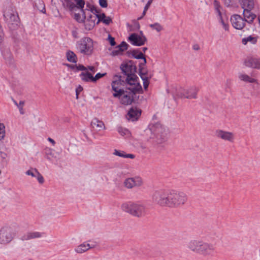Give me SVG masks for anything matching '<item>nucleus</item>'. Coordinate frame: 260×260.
I'll use <instances>...</instances> for the list:
<instances>
[{"label": "nucleus", "instance_id": "6e6d98bb", "mask_svg": "<svg viewBox=\"0 0 260 260\" xmlns=\"http://www.w3.org/2000/svg\"><path fill=\"white\" fill-rule=\"evenodd\" d=\"M151 3V0H149L144 7L145 10H148Z\"/></svg>", "mask_w": 260, "mask_h": 260}, {"label": "nucleus", "instance_id": "aec40b11", "mask_svg": "<svg viewBox=\"0 0 260 260\" xmlns=\"http://www.w3.org/2000/svg\"><path fill=\"white\" fill-rule=\"evenodd\" d=\"M244 64L249 68L260 69V58L248 57L245 59Z\"/></svg>", "mask_w": 260, "mask_h": 260}, {"label": "nucleus", "instance_id": "58836bf2", "mask_svg": "<svg viewBox=\"0 0 260 260\" xmlns=\"http://www.w3.org/2000/svg\"><path fill=\"white\" fill-rule=\"evenodd\" d=\"M35 173L37 174L36 177H37L38 182L41 184H43L44 182V179L43 176L40 173L38 170H35Z\"/></svg>", "mask_w": 260, "mask_h": 260}, {"label": "nucleus", "instance_id": "3c124183", "mask_svg": "<svg viewBox=\"0 0 260 260\" xmlns=\"http://www.w3.org/2000/svg\"><path fill=\"white\" fill-rule=\"evenodd\" d=\"M224 5L227 7H230L232 6V0H223Z\"/></svg>", "mask_w": 260, "mask_h": 260}, {"label": "nucleus", "instance_id": "9d476101", "mask_svg": "<svg viewBox=\"0 0 260 260\" xmlns=\"http://www.w3.org/2000/svg\"><path fill=\"white\" fill-rule=\"evenodd\" d=\"M16 232L10 226H4L0 229V244L6 245L15 237Z\"/></svg>", "mask_w": 260, "mask_h": 260}, {"label": "nucleus", "instance_id": "4d7b16f0", "mask_svg": "<svg viewBox=\"0 0 260 260\" xmlns=\"http://www.w3.org/2000/svg\"><path fill=\"white\" fill-rule=\"evenodd\" d=\"M192 48L194 50H199L200 48L198 44H194L193 45Z\"/></svg>", "mask_w": 260, "mask_h": 260}, {"label": "nucleus", "instance_id": "603ef678", "mask_svg": "<svg viewBox=\"0 0 260 260\" xmlns=\"http://www.w3.org/2000/svg\"><path fill=\"white\" fill-rule=\"evenodd\" d=\"M68 68L72 70L74 72H75V67L76 64H71L69 63H66L65 64Z\"/></svg>", "mask_w": 260, "mask_h": 260}, {"label": "nucleus", "instance_id": "b1692460", "mask_svg": "<svg viewBox=\"0 0 260 260\" xmlns=\"http://www.w3.org/2000/svg\"><path fill=\"white\" fill-rule=\"evenodd\" d=\"M239 79L245 83H255L256 80L252 77H250L248 75L244 73H240L238 75Z\"/></svg>", "mask_w": 260, "mask_h": 260}, {"label": "nucleus", "instance_id": "a878e982", "mask_svg": "<svg viewBox=\"0 0 260 260\" xmlns=\"http://www.w3.org/2000/svg\"><path fill=\"white\" fill-rule=\"evenodd\" d=\"M63 7L73 12L77 10V7L72 0H63L62 4Z\"/></svg>", "mask_w": 260, "mask_h": 260}, {"label": "nucleus", "instance_id": "412c9836", "mask_svg": "<svg viewBox=\"0 0 260 260\" xmlns=\"http://www.w3.org/2000/svg\"><path fill=\"white\" fill-rule=\"evenodd\" d=\"M45 235V233L39 232H28L23 235L21 239L22 240H29L32 239L39 238Z\"/></svg>", "mask_w": 260, "mask_h": 260}, {"label": "nucleus", "instance_id": "2eb2a0df", "mask_svg": "<svg viewBox=\"0 0 260 260\" xmlns=\"http://www.w3.org/2000/svg\"><path fill=\"white\" fill-rule=\"evenodd\" d=\"M231 22L232 26L236 29L241 30L245 25V20L238 14L231 16Z\"/></svg>", "mask_w": 260, "mask_h": 260}, {"label": "nucleus", "instance_id": "c03bdc74", "mask_svg": "<svg viewBox=\"0 0 260 260\" xmlns=\"http://www.w3.org/2000/svg\"><path fill=\"white\" fill-rule=\"evenodd\" d=\"M106 75V73H97L94 77L93 76V82H95L98 80L105 76Z\"/></svg>", "mask_w": 260, "mask_h": 260}, {"label": "nucleus", "instance_id": "5fc2aeb1", "mask_svg": "<svg viewBox=\"0 0 260 260\" xmlns=\"http://www.w3.org/2000/svg\"><path fill=\"white\" fill-rule=\"evenodd\" d=\"M116 49L113 50L112 51V54L113 55H118L120 52H121V51L120 50H119V48H116Z\"/></svg>", "mask_w": 260, "mask_h": 260}, {"label": "nucleus", "instance_id": "473e14b6", "mask_svg": "<svg viewBox=\"0 0 260 260\" xmlns=\"http://www.w3.org/2000/svg\"><path fill=\"white\" fill-rule=\"evenodd\" d=\"M218 20L219 22L222 24L223 28L225 31L229 30V25L227 22H226L223 18L222 15L218 16Z\"/></svg>", "mask_w": 260, "mask_h": 260}, {"label": "nucleus", "instance_id": "7ed1b4c3", "mask_svg": "<svg viewBox=\"0 0 260 260\" xmlns=\"http://www.w3.org/2000/svg\"><path fill=\"white\" fill-rule=\"evenodd\" d=\"M134 87L127 88V90H122L118 98L122 105H128L134 102L138 97L137 93H141L143 91L142 87L140 83L133 85Z\"/></svg>", "mask_w": 260, "mask_h": 260}, {"label": "nucleus", "instance_id": "ea45409f", "mask_svg": "<svg viewBox=\"0 0 260 260\" xmlns=\"http://www.w3.org/2000/svg\"><path fill=\"white\" fill-rule=\"evenodd\" d=\"M74 1L76 3L77 9H82L84 8L85 5L84 0H74Z\"/></svg>", "mask_w": 260, "mask_h": 260}, {"label": "nucleus", "instance_id": "ddd939ff", "mask_svg": "<svg viewBox=\"0 0 260 260\" xmlns=\"http://www.w3.org/2000/svg\"><path fill=\"white\" fill-rule=\"evenodd\" d=\"M198 89L195 86L190 87L187 89H181L177 94V96L181 98L196 99Z\"/></svg>", "mask_w": 260, "mask_h": 260}, {"label": "nucleus", "instance_id": "de8ad7c7", "mask_svg": "<svg viewBox=\"0 0 260 260\" xmlns=\"http://www.w3.org/2000/svg\"><path fill=\"white\" fill-rule=\"evenodd\" d=\"M99 4L102 8H106L108 6L107 0H99Z\"/></svg>", "mask_w": 260, "mask_h": 260}, {"label": "nucleus", "instance_id": "c9c22d12", "mask_svg": "<svg viewBox=\"0 0 260 260\" xmlns=\"http://www.w3.org/2000/svg\"><path fill=\"white\" fill-rule=\"evenodd\" d=\"M128 46V45L125 42L123 41L119 45H118L116 48H119V50L123 52L127 49Z\"/></svg>", "mask_w": 260, "mask_h": 260}, {"label": "nucleus", "instance_id": "49530a36", "mask_svg": "<svg viewBox=\"0 0 260 260\" xmlns=\"http://www.w3.org/2000/svg\"><path fill=\"white\" fill-rule=\"evenodd\" d=\"M246 38L247 39V41L251 42L252 44H255L257 41L256 38L255 37H253L251 36H249Z\"/></svg>", "mask_w": 260, "mask_h": 260}, {"label": "nucleus", "instance_id": "a211bd4d", "mask_svg": "<svg viewBox=\"0 0 260 260\" xmlns=\"http://www.w3.org/2000/svg\"><path fill=\"white\" fill-rule=\"evenodd\" d=\"M215 136L218 138L231 142H233L234 140V135L233 133L221 129H217L216 131Z\"/></svg>", "mask_w": 260, "mask_h": 260}, {"label": "nucleus", "instance_id": "20e7f679", "mask_svg": "<svg viewBox=\"0 0 260 260\" xmlns=\"http://www.w3.org/2000/svg\"><path fill=\"white\" fill-rule=\"evenodd\" d=\"M121 209L133 216L140 217L145 215L146 206L141 202H126L121 205Z\"/></svg>", "mask_w": 260, "mask_h": 260}, {"label": "nucleus", "instance_id": "69168bd1", "mask_svg": "<svg viewBox=\"0 0 260 260\" xmlns=\"http://www.w3.org/2000/svg\"><path fill=\"white\" fill-rule=\"evenodd\" d=\"M148 50L147 47H143L142 48V50L144 52H145Z\"/></svg>", "mask_w": 260, "mask_h": 260}, {"label": "nucleus", "instance_id": "0e129e2a", "mask_svg": "<svg viewBox=\"0 0 260 260\" xmlns=\"http://www.w3.org/2000/svg\"><path fill=\"white\" fill-rule=\"evenodd\" d=\"M12 101L14 103V104L16 106H17V105L19 104V103H18L16 101H15L13 98H12Z\"/></svg>", "mask_w": 260, "mask_h": 260}, {"label": "nucleus", "instance_id": "13d9d810", "mask_svg": "<svg viewBox=\"0 0 260 260\" xmlns=\"http://www.w3.org/2000/svg\"><path fill=\"white\" fill-rule=\"evenodd\" d=\"M72 35L73 36L74 38H78V33L76 31H72Z\"/></svg>", "mask_w": 260, "mask_h": 260}, {"label": "nucleus", "instance_id": "7c9ffc66", "mask_svg": "<svg viewBox=\"0 0 260 260\" xmlns=\"http://www.w3.org/2000/svg\"><path fill=\"white\" fill-rule=\"evenodd\" d=\"M46 158L49 161H52L53 158H56L54 153H53L52 149H48L45 151Z\"/></svg>", "mask_w": 260, "mask_h": 260}, {"label": "nucleus", "instance_id": "72a5a7b5", "mask_svg": "<svg viewBox=\"0 0 260 260\" xmlns=\"http://www.w3.org/2000/svg\"><path fill=\"white\" fill-rule=\"evenodd\" d=\"M37 9L42 13H46L45 6L44 2L41 0H39L38 3L36 4Z\"/></svg>", "mask_w": 260, "mask_h": 260}, {"label": "nucleus", "instance_id": "2f4dec72", "mask_svg": "<svg viewBox=\"0 0 260 260\" xmlns=\"http://www.w3.org/2000/svg\"><path fill=\"white\" fill-rule=\"evenodd\" d=\"M7 157V154L6 153L3 151L0 152V163L4 166L7 165L8 163Z\"/></svg>", "mask_w": 260, "mask_h": 260}, {"label": "nucleus", "instance_id": "79ce46f5", "mask_svg": "<svg viewBox=\"0 0 260 260\" xmlns=\"http://www.w3.org/2000/svg\"><path fill=\"white\" fill-rule=\"evenodd\" d=\"M24 105V101H20L19 104L17 105V108L19 109L20 113L22 115L24 114V111L23 109V106Z\"/></svg>", "mask_w": 260, "mask_h": 260}, {"label": "nucleus", "instance_id": "e2e57ef3", "mask_svg": "<svg viewBox=\"0 0 260 260\" xmlns=\"http://www.w3.org/2000/svg\"><path fill=\"white\" fill-rule=\"evenodd\" d=\"M88 69L92 72L93 73H94V67L93 66H88Z\"/></svg>", "mask_w": 260, "mask_h": 260}, {"label": "nucleus", "instance_id": "a18cd8bd", "mask_svg": "<svg viewBox=\"0 0 260 260\" xmlns=\"http://www.w3.org/2000/svg\"><path fill=\"white\" fill-rule=\"evenodd\" d=\"M117 131L118 133L122 136L126 135L128 132L127 129L123 128L121 127H118Z\"/></svg>", "mask_w": 260, "mask_h": 260}, {"label": "nucleus", "instance_id": "09e8293b", "mask_svg": "<svg viewBox=\"0 0 260 260\" xmlns=\"http://www.w3.org/2000/svg\"><path fill=\"white\" fill-rule=\"evenodd\" d=\"M108 40L109 41V43L112 46H115L116 45V42L115 41L114 38L111 37L110 35L108 36Z\"/></svg>", "mask_w": 260, "mask_h": 260}, {"label": "nucleus", "instance_id": "6ab92c4d", "mask_svg": "<svg viewBox=\"0 0 260 260\" xmlns=\"http://www.w3.org/2000/svg\"><path fill=\"white\" fill-rule=\"evenodd\" d=\"M141 114V110L136 107H132L126 115L129 121H135L138 119Z\"/></svg>", "mask_w": 260, "mask_h": 260}, {"label": "nucleus", "instance_id": "dca6fc26", "mask_svg": "<svg viewBox=\"0 0 260 260\" xmlns=\"http://www.w3.org/2000/svg\"><path fill=\"white\" fill-rule=\"evenodd\" d=\"M215 250L213 244L202 241L198 253L207 255L212 254Z\"/></svg>", "mask_w": 260, "mask_h": 260}, {"label": "nucleus", "instance_id": "bb28decb", "mask_svg": "<svg viewBox=\"0 0 260 260\" xmlns=\"http://www.w3.org/2000/svg\"><path fill=\"white\" fill-rule=\"evenodd\" d=\"M114 155L121 157L123 158H129L133 159L135 157V155L133 154H125L123 151H120L116 149L114 150V152L113 153Z\"/></svg>", "mask_w": 260, "mask_h": 260}, {"label": "nucleus", "instance_id": "393cba45", "mask_svg": "<svg viewBox=\"0 0 260 260\" xmlns=\"http://www.w3.org/2000/svg\"><path fill=\"white\" fill-rule=\"evenodd\" d=\"M81 80L86 82H93V76L88 71H86L85 72H83L79 75Z\"/></svg>", "mask_w": 260, "mask_h": 260}, {"label": "nucleus", "instance_id": "4be33fe9", "mask_svg": "<svg viewBox=\"0 0 260 260\" xmlns=\"http://www.w3.org/2000/svg\"><path fill=\"white\" fill-rule=\"evenodd\" d=\"M202 241L198 240H191L187 245L188 248L191 251L198 253L200 250Z\"/></svg>", "mask_w": 260, "mask_h": 260}, {"label": "nucleus", "instance_id": "774afa93", "mask_svg": "<svg viewBox=\"0 0 260 260\" xmlns=\"http://www.w3.org/2000/svg\"><path fill=\"white\" fill-rule=\"evenodd\" d=\"M77 16H78V14H75V17H77Z\"/></svg>", "mask_w": 260, "mask_h": 260}, {"label": "nucleus", "instance_id": "0eeeda50", "mask_svg": "<svg viewBox=\"0 0 260 260\" xmlns=\"http://www.w3.org/2000/svg\"><path fill=\"white\" fill-rule=\"evenodd\" d=\"M76 48L80 53L90 55L93 51V41L89 37H84L76 42Z\"/></svg>", "mask_w": 260, "mask_h": 260}, {"label": "nucleus", "instance_id": "a19ab883", "mask_svg": "<svg viewBox=\"0 0 260 260\" xmlns=\"http://www.w3.org/2000/svg\"><path fill=\"white\" fill-rule=\"evenodd\" d=\"M35 170H37V169L36 168H30V169L27 170L25 172V174L27 175L31 176L33 177H36L37 176V174L35 173Z\"/></svg>", "mask_w": 260, "mask_h": 260}, {"label": "nucleus", "instance_id": "4468645a", "mask_svg": "<svg viewBox=\"0 0 260 260\" xmlns=\"http://www.w3.org/2000/svg\"><path fill=\"white\" fill-rule=\"evenodd\" d=\"M128 41L134 46H141L145 44L147 38L145 36H139L137 34L133 33L129 36Z\"/></svg>", "mask_w": 260, "mask_h": 260}, {"label": "nucleus", "instance_id": "5701e85b", "mask_svg": "<svg viewBox=\"0 0 260 260\" xmlns=\"http://www.w3.org/2000/svg\"><path fill=\"white\" fill-rule=\"evenodd\" d=\"M93 247V246H91L89 244L84 242L78 246L75 249V251L78 253H83Z\"/></svg>", "mask_w": 260, "mask_h": 260}, {"label": "nucleus", "instance_id": "cd10ccee", "mask_svg": "<svg viewBox=\"0 0 260 260\" xmlns=\"http://www.w3.org/2000/svg\"><path fill=\"white\" fill-rule=\"evenodd\" d=\"M91 126L93 128L95 127L98 128L99 131H100L102 128H105V125L103 122L98 120L96 118H95L92 120L91 122Z\"/></svg>", "mask_w": 260, "mask_h": 260}, {"label": "nucleus", "instance_id": "8fccbe9b", "mask_svg": "<svg viewBox=\"0 0 260 260\" xmlns=\"http://www.w3.org/2000/svg\"><path fill=\"white\" fill-rule=\"evenodd\" d=\"M112 21V19L110 17H106L102 21V22L106 25H109Z\"/></svg>", "mask_w": 260, "mask_h": 260}, {"label": "nucleus", "instance_id": "864d4df0", "mask_svg": "<svg viewBox=\"0 0 260 260\" xmlns=\"http://www.w3.org/2000/svg\"><path fill=\"white\" fill-rule=\"evenodd\" d=\"M83 90V88L81 86H79L76 90V97L78 99V95L79 92H81Z\"/></svg>", "mask_w": 260, "mask_h": 260}, {"label": "nucleus", "instance_id": "f03ea898", "mask_svg": "<svg viewBox=\"0 0 260 260\" xmlns=\"http://www.w3.org/2000/svg\"><path fill=\"white\" fill-rule=\"evenodd\" d=\"M128 54H131L132 55V57L137 59H142V61L139 63V75L140 76L141 78L143 81V86L145 89H146L148 85L149 84V82L148 80V71L144 68V66L146 65L147 63L146 59L145 58V55L140 51L139 49L133 50L131 51L127 52Z\"/></svg>", "mask_w": 260, "mask_h": 260}, {"label": "nucleus", "instance_id": "e433bc0d", "mask_svg": "<svg viewBox=\"0 0 260 260\" xmlns=\"http://www.w3.org/2000/svg\"><path fill=\"white\" fill-rule=\"evenodd\" d=\"M149 27H150L153 29L156 30L157 32H159L162 29V27L161 25L157 22H156L154 24H149Z\"/></svg>", "mask_w": 260, "mask_h": 260}, {"label": "nucleus", "instance_id": "c85d7f7f", "mask_svg": "<svg viewBox=\"0 0 260 260\" xmlns=\"http://www.w3.org/2000/svg\"><path fill=\"white\" fill-rule=\"evenodd\" d=\"M66 57L69 62L73 63H76L77 62V57L76 54L72 51H68L66 53Z\"/></svg>", "mask_w": 260, "mask_h": 260}, {"label": "nucleus", "instance_id": "37998d69", "mask_svg": "<svg viewBox=\"0 0 260 260\" xmlns=\"http://www.w3.org/2000/svg\"><path fill=\"white\" fill-rule=\"evenodd\" d=\"M79 71H87V68H86L82 64H79L78 65L76 64L75 72H78Z\"/></svg>", "mask_w": 260, "mask_h": 260}, {"label": "nucleus", "instance_id": "338daca9", "mask_svg": "<svg viewBox=\"0 0 260 260\" xmlns=\"http://www.w3.org/2000/svg\"><path fill=\"white\" fill-rule=\"evenodd\" d=\"M139 36H144L142 31H140V35Z\"/></svg>", "mask_w": 260, "mask_h": 260}, {"label": "nucleus", "instance_id": "9b49d317", "mask_svg": "<svg viewBox=\"0 0 260 260\" xmlns=\"http://www.w3.org/2000/svg\"><path fill=\"white\" fill-rule=\"evenodd\" d=\"M169 190H155L152 195L153 202L161 206H167Z\"/></svg>", "mask_w": 260, "mask_h": 260}, {"label": "nucleus", "instance_id": "f257e3e1", "mask_svg": "<svg viewBox=\"0 0 260 260\" xmlns=\"http://www.w3.org/2000/svg\"><path fill=\"white\" fill-rule=\"evenodd\" d=\"M120 68L123 74L125 82L129 85H136L138 82L139 78L136 75L137 68L135 62L131 60L125 61L120 65Z\"/></svg>", "mask_w": 260, "mask_h": 260}, {"label": "nucleus", "instance_id": "1a4fd4ad", "mask_svg": "<svg viewBox=\"0 0 260 260\" xmlns=\"http://www.w3.org/2000/svg\"><path fill=\"white\" fill-rule=\"evenodd\" d=\"M4 17L10 29H15L19 23V18L15 9L10 7L4 12Z\"/></svg>", "mask_w": 260, "mask_h": 260}, {"label": "nucleus", "instance_id": "bf43d9fd", "mask_svg": "<svg viewBox=\"0 0 260 260\" xmlns=\"http://www.w3.org/2000/svg\"><path fill=\"white\" fill-rule=\"evenodd\" d=\"M147 11V10H145V9H144V10H143V13H142V16H141V17H139V18H138V20H140V19H141L144 17V16H145V14H146V11Z\"/></svg>", "mask_w": 260, "mask_h": 260}, {"label": "nucleus", "instance_id": "6e6552de", "mask_svg": "<svg viewBox=\"0 0 260 260\" xmlns=\"http://www.w3.org/2000/svg\"><path fill=\"white\" fill-rule=\"evenodd\" d=\"M239 2L243 9V19L245 20V22L251 24L256 16L255 14L251 12L254 8V0H239Z\"/></svg>", "mask_w": 260, "mask_h": 260}, {"label": "nucleus", "instance_id": "f8f14e48", "mask_svg": "<svg viewBox=\"0 0 260 260\" xmlns=\"http://www.w3.org/2000/svg\"><path fill=\"white\" fill-rule=\"evenodd\" d=\"M125 83L126 82L124 76L118 75H115L114 76V80L111 84L112 90L115 91V93L113 94L114 97H117L120 95L123 89L121 88V86Z\"/></svg>", "mask_w": 260, "mask_h": 260}, {"label": "nucleus", "instance_id": "f3484780", "mask_svg": "<svg viewBox=\"0 0 260 260\" xmlns=\"http://www.w3.org/2000/svg\"><path fill=\"white\" fill-rule=\"evenodd\" d=\"M142 184V180L139 177H131L126 179L124 182V186L127 188H132L135 186H140Z\"/></svg>", "mask_w": 260, "mask_h": 260}, {"label": "nucleus", "instance_id": "052dcab7", "mask_svg": "<svg viewBox=\"0 0 260 260\" xmlns=\"http://www.w3.org/2000/svg\"><path fill=\"white\" fill-rule=\"evenodd\" d=\"M48 140L50 142H51V143L53 144V145H55V141H54V140H53L52 139H51V138H48Z\"/></svg>", "mask_w": 260, "mask_h": 260}, {"label": "nucleus", "instance_id": "4c0bfd02", "mask_svg": "<svg viewBox=\"0 0 260 260\" xmlns=\"http://www.w3.org/2000/svg\"><path fill=\"white\" fill-rule=\"evenodd\" d=\"M5 136V126L3 123H0V140H3Z\"/></svg>", "mask_w": 260, "mask_h": 260}, {"label": "nucleus", "instance_id": "c756f323", "mask_svg": "<svg viewBox=\"0 0 260 260\" xmlns=\"http://www.w3.org/2000/svg\"><path fill=\"white\" fill-rule=\"evenodd\" d=\"M91 12L95 14V19L96 18L98 19L96 24H98L100 21H102L103 19H104L106 16L104 13H102V14H96L98 13V10L95 8H93L91 9Z\"/></svg>", "mask_w": 260, "mask_h": 260}, {"label": "nucleus", "instance_id": "39448f33", "mask_svg": "<svg viewBox=\"0 0 260 260\" xmlns=\"http://www.w3.org/2000/svg\"><path fill=\"white\" fill-rule=\"evenodd\" d=\"M167 206L169 207H178L184 204L187 201L186 194L175 190H169Z\"/></svg>", "mask_w": 260, "mask_h": 260}, {"label": "nucleus", "instance_id": "680f3d73", "mask_svg": "<svg viewBox=\"0 0 260 260\" xmlns=\"http://www.w3.org/2000/svg\"><path fill=\"white\" fill-rule=\"evenodd\" d=\"M247 38H244L242 39V42L244 45H246L248 41H247Z\"/></svg>", "mask_w": 260, "mask_h": 260}, {"label": "nucleus", "instance_id": "423d86ee", "mask_svg": "<svg viewBox=\"0 0 260 260\" xmlns=\"http://www.w3.org/2000/svg\"><path fill=\"white\" fill-rule=\"evenodd\" d=\"M149 129L152 134L156 138V142L158 144L161 143L166 140L168 133V129L161 124L159 122L150 124Z\"/></svg>", "mask_w": 260, "mask_h": 260}, {"label": "nucleus", "instance_id": "f704fd0d", "mask_svg": "<svg viewBox=\"0 0 260 260\" xmlns=\"http://www.w3.org/2000/svg\"><path fill=\"white\" fill-rule=\"evenodd\" d=\"M213 5L215 8V11L217 14V15H221L222 14L220 11L221 6L220 5L219 2L217 0H214L213 2Z\"/></svg>", "mask_w": 260, "mask_h": 260}]
</instances>
